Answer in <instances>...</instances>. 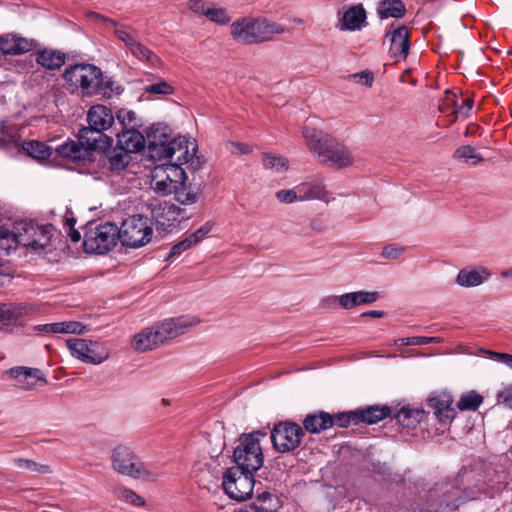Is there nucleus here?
I'll list each match as a JSON object with an SVG mask.
<instances>
[{
    "label": "nucleus",
    "instance_id": "1",
    "mask_svg": "<svg viewBox=\"0 0 512 512\" xmlns=\"http://www.w3.org/2000/svg\"><path fill=\"white\" fill-rule=\"evenodd\" d=\"M302 136L309 151L319 163L335 168H345L353 164L350 150L330 134L305 125L302 128Z\"/></svg>",
    "mask_w": 512,
    "mask_h": 512
},
{
    "label": "nucleus",
    "instance_id": "2",
    "mask_svg": "<svg viewBox=\"0 0 512 512\" xmlns=\"http://www.w3.org/2000/svg\"><path fill=\"white\" fill-rule=\"evenodd\" d=\"M63 79L73 88L80 89L84 96L100 95L110 98L115 90V82L112 78L104 76L103 71L90 63H78L67 67L63 73Z\"/></svg>",
    "mask_w": 512,
    "mask_h": 512
},
{
    "label": "nucleus",
    "instance_id": "3",
    "mask_svg": "<svg viewBox=\"0 0 512 512\" xmlns=\"http://www.w3.org/2000/svg\"><path fill=\"white\" fill-rule=\"evenodd\" d=\"M233 39L243 45L259 44L273 39L276 34H283L286 29L279 23L265 17H243L231 24Z\"/></svg>",
    "mask_w": 512,
    "mask_h": 512
},
{
    "label": "nucleus",
    "instance_id": "4",
    "mask_svg": "<svg viewBox=\"0 0 512 512\" xmlns=\"http://www.w3.org/2000/svg\"><path fill=\"white\" fill-rule=\"evenodd\" d=\"M265 436L266 432L262 430L240 435L239 443L233 451L234 462L237 464L234 468H240L243 471H257L262 467L264 456L260 440Z\"/></svg>",
    "mask_w": 512,
    "mask_h": 512
},
{
    "label": "nucleus",
    "instance_id": "5",
    "mask_svg": "<svg viewBox=\"0 0 512 512\" xmlns=\"http://www.w3.org/2000/svg\"><path fill=\"white\" fill-rule=\"evenodd\" d=\"M111 461L113 469L119 474L146 481H156L159 477L157 472L150 470L148 465L141 462L135 452L126 445H117L112 450Z\"/></svg>",
    "mask_w": 512,
    "mask_h": 512
},
{
    "label": "nucleus",
    "instance_id": "6",
    "mask_svg": "<svg viewBox=\"0 0 512 512\" xmlns=\"http://www.w3.org/2000/svg\"><path fill=\"white\" fill-rule=\"evenodd\" d=\"M120 237L119 227L112 222H106L85 232L83 248L86 253L103 255L117 245Z\"/></svg>",
    "mask_w": 512,
    "mask_h": 512
},
{
    "label": "nucleus",
    "instance_id": "7",
    "mask_svg": "<svg viewBox=\"0 0 512 512\" xmlns=\"http://www.w3.org/2000/svg\"><path fill=\"white\" fill-rule=\"evenodd\" d=\"M120 242L125 247L139 248L150 242L152 237V222L148 217L132 215L122 222Z\"/></svg>",
    "mask_w": 512,
    "mask_h": 512
},
{
    "label": "nucleus",
    "instance_id": "8",
    "mask_svg": "<svg viewBox=\"0 0 512 512\" xmlns=\"http://www.w3.org/2000/svg\"><path fill=\"white\" fill-rule=\"evenodd\" d=\"M254 472L243 471L240 468H228L222 481L225 493L237 501H245L250 498L255 484Z\"/></svg>",
    "mask_w": 512,
    "mask_h": 512
},
{
    "label": "nucleus",
    "instance_id": "9",
    "mask_svg": "<svg viewBox=\"0 0 512 512\" xmlns=\"http://www.w3.org/2000/svg\"><path fill=\"white\" fill-rule=\"evenodd\" d=\"M270 434L272 446L279 453L296 450L305 436L303 428L289 420L274 424Z\"/></svg>",
    "mask_w": 512,
    "mask_h": 512
},
{
    "label": "nucleus",
    "instance_id": "10",
    "mask_svg": "<svg viewBox=\"0 0 512 512\" xmlns=\"http://www.w3.org/2000/svg\"><path fill=\"white\" fill-rule=\"evenodd\" d=\"M66 346L74 358L84 363L98 365L108 359L110 355L106 345L98 341L72 338L66 341Z\"/></svg>",
    "mask_w": 512,
    "mask_h": 512
},
{
    "label": "nucleus",
    "instance_id": "11",
    "mask_svg": "<svg viewBox=\"0 0 512 512\" xmlns=\"http://www.w3.org/2000/svg\"><path fill=\"white\" fill-rule=\"evenodd\" d=\"M183 180H187L186 171L179 164H170L165 168H156L152 176V187L162 196L174 194Z\"/></svg>",
    "mask_w": 512,
    "mask_h": 512
},
{
    "label": "nucleus",
    "instance_id": "12",
    "mask_svg": "<svg viewBox=\"0 0 512 512\" xmlns=\"http://www.w3.org/2000/svg\"><path fill=\"white\" fill-rule=\"evenodd\" d=\"M18 232V242L24 247L35 251L45 250L51 239L50 226L37 225L31 221L21 222L15 226Z\"/></svg>",
    "mask_w": 512,
    "mask_h": 512
},
{
    "label": "nucleus",
    "instance_id": "13",
    "mask_svg": "<svg viewBox=\"0 0 512 512\" xmlns=\"http://www.w3.org/2000/svg\"><path fill=\"white\" fill-rule=\"evenodd\" d=\"M429 497L438 499L436 511H451L457 509L461 503V489L455 482H440L429 491Z\"/></svg>",
    "mask_w": 512,
    "mask_h": 512
},
{
    "label": "nucleus",
    "instance_id": "14",
    "mask_svg": "<svg viewBox=\"0 0 512 512\" xmlns=\"http://www.w3.org/2000/svg\"><path fill=\"white\" fill-rule=\"evenodd\" d=\"M196 322L188 316L168 318L154 324L161 345L185 334Z\"/></svg>",
    "mask_w": 512,
    "mask_h": 512
},
{
    "label": "nucleus",
    "instance_id": "15",
    "mask_svg": "<svg viewBox=\"0 0 512 512\" xmlns=\"http://www.w3.org/2000/svg\"><path fill=\"white\" fill-rule=\"evenodd\" d=\"M86 16L91 20L101 22L105 28L112 29L115 37L122 41L128 49L138 41V31L130 25L118 23L93 11L88 12Z\"/></svg>",
    "mask_w": 512,
    "mask_h": 512
},
{
    "label": "nucleus",
    "instance_id": "16",
    "mask_svg": "<svg viewBox=\"0 0 512 512\" xmlns=\"http://www.w3.org/2000/svg\"><path fill=\"white\" fill-rule=\"evenodd\" d=\"M188 139L185 136H178L176 138L156 142V140H151L148 143V153L149 156L156 160L162 161L166 159H172L176 153L182 154L185 146H187Z\"/></svg>",
    "mask_w": 512,
    "mask_h": 512
},
{
    "label": "nucleus",
    "instance_id": "17",
    "mask_svg": "<svg viewBox=\"0 0 512 512\" xmlns=\"http://www.w3.org/2000/svg\"><path fill=\"white\" fill-rule=\"evenodd\" d=\"M78 140L86 146L88 151L105 150L111 147L113 138L105 130L90 126L82 127L78 132Z\"/></svg>",
    "mask_w": 512,
    "mask_h": 512
},
{
    "label": "nucleus",
    "instance_id": "18",
    "mask_svg": "<svg viewBox=\"0 0 512 512\" xmlns=\"http://www.w3.org/2000/svg\"><path fill=\"white\" fill-rule=\"evenodd\" d=\"M180 212L181 208L173 204H157L151 210V217L157 230L171 231L179 221Z\"/></svg>",
    "mask_w": 512,
    "mask_h": 512
},
{
    "label": "nucleus",
    "instance_id": "19",
    "mask_svg": "<svg viewBox=\"0 0 512 512\" xmlns=\"http://www.w3.org/2000/svg\"><path fill=\"white\" fill-rule=\"evenodd\" d=\"M453 399L449 394H438L428 399V407L441 425H449L454 419L456 412L452 407Z\"/></svg>",
    "mask_w": 512,
    "mask_h": 512
},
{
    "label": "nucleus",
    "instance_id": "20",
    "mask_svg": "<svg viewBox=\"0 0 512 512\" xmlns=\"http://www.w3.org/2000/svg\"><path fill=\"white\" fill-rule=\"evenodd\" d=\"M117 145L129 153L141 151L145 147V137L138 129L118 130L114 128Z\"/></svg>",
    "mask_w": 512,
    "mask_h": 512
},
{
    "label": "nucleus",
    "instance_id": "21",
    "mask_svg": "<svg viewBox=\"0 0 512 512\" xmlns=\"http://www.w3.org/2000/svg\"><path fill=\"white\" fill-rule=\"evenodd\" d=\"M35 45L34 40H30L16 34L0 36V50L6 55H19L26 53L32 50Z\"/></svg>",
    "mask_w": 512,
    "mask_h": 512
},
{
    "label": "nucleus",
    "instance_id": "22",
    "mask_svg": "<svg viewBox=\"0 0 512 512\" xmlns=\"http://www.w3.org/2000/svg\"><path fill=\"white\" fill-rule=\"evenodd\" d=\"M386 37H390L391 45L389 53L392 57L406 58L410 48L409 32L407 27L398 26L394 30H389Z\"/></svg>",
    "mask_w": 512,
    "mask_h": 512
},
{
    "label": "nucleus",
    "instance_id": "23",
    "mask_svg": "<svg viewBox=\"0 0 512 512\" xmlns=\"http://www.w3.org/2000/svg\"><path fill=\"white\" fill-rule=\"evenodd\" d=\"M367 15L362 4H356L349 7L340 19L338 25L341 31H356L364 27L366 23Z\"/></svg>",
    "mask_w": 512,
    "mask_h": 512
},
{
    "label": "nucleus",
    "instance_id": "24",
    "mask_svg": "<svg viewBox=\"0 0 512 512\" xmlns=\"http://www.w3.org/2000/svg\"><path fill=\"white\" fill-rule=\"evenodd\" d=\"M297 186L299 201L307 200H321L328 202L330 193L325 189V186L316 180L302 182Z\"/></svg>",
    "mask_w": 512,
    "mask_h": 512
},
{
    "label": "nucleus",
    "instance_id": "25",
    "mask_svg": "<svg viewBox=\"0 0 512 512\" xmlns=\"http://www.w3.org/2000/svg\"><path fill=\"white\" fill-rule=\"evenodd\" d=\"M490 277V273L484 267L463 268L456 277V283L465 288L476 287L481 285Z\"/></svg>",
    "mask_w": 512,
    "mask_h": 512
},
{
    "label": "nucleus",
    "instance_id": "26",
    "mask_svg": "<svg viewBox=\"0 0 512 512\" xmlns=\"http://www.w3.org/2000/svg\"><path fill=\"white\" fill-rule=\"evenodd\" d=\"M87 121L90 126H94L103 130L112 129L114 124V116L111 109L104 105L92 106L87 114Z\"/></svg>",
    "mask_w": 512,
    "mask_h": 512
},
{
    "label": "nucleus",
    "instance_id": "27",
    "mask_svg": "<svg viewBox=\"0 0 512 512\" xmlns=\"http://www.w3.org/2000/svg\"><path fill=\"white\" fill-rule=\"evenodd\" d=\"M332 427L331 414L325 411L309 413L303 419V430L319 434Z\"/></svg>",
    "mask_w": 512,
    "mask_h": 512
},
{
    "label": "nucleus",
    "instance_id": "28",
    "mask_svg": "<svg viewBox=\"0 0 512 512\" xmlns=\"http://www.w3.org/2000/svg\"><path fill=\"white\" fill-rule=\"evenodd\" d=\"M56 153L69 161L77 162L88 158V149L80 140H67L56 148Z\"/></svg>",
    "mask_w": 512,
    "mask_h": 512
},
{
    "label": "nucleus",
    "instance_id": "29",
    "mask_svg": "<svg viewBox=\"0 0 512 512\" xmlns=\"http://www.w3.org/2000/svg\"><path fill=\"white\" fill-rule=\"evenodd\" d=\"M391 413L387 405H372L356 409V419L358 424L366 423L368 425L376 424L385 419Z\"/></svg>",
    "mask_w": 512,
    "mask_h": 512
},
{
    "label": "nucleus",
    "instance_id": "30",
    "mask_svg": "<svg viewBox=\"0 0 512 512\" xmlns=\"http://www.w3.org/2000/svg\"><path fill=\"white\" fill-rule=\"evenodd\" d=\"M161 345L154 325L137 333L131 342V346L138 352H146Z\"/></svg>",
    "mask_w": 512,
    "mask_h": 512
},
{
    "label": "nucleus",
    "instance_id": "31",
    "mask_svg": "<svg viewBox=\"0 0 512 512\" xmlns=\"http://www.w3.org/2000/svg\"><path fill=\"white\" fill-rule=\"evenodd\" d=\"M36 63L45 69H59L66 60L65 53L53 49H41L35 53Z\"/></svg>",
    "mask_w": 512,
    "mask_h": 512
},
{
    "label": "nucleus",
    "instance_id": "32",
    "mask_svg": "<svg viewBox=\"0 0 512 512\" xmlns=\"http://www.w3.org/2000/svg\"><path fill=\"white\" fill-rule=\"evenodd\" d=\"M203 192L201 183H187L183 180V185H180L174 193L175 199L182 205H192L198 202L200 195Z\"/></svg>",
    "mask_w": 512,
    "mask_h": 512
},
{
    "label": "nucleus",
    "instance_id": "33",
    "mask_svg": "<svg viewBox=\"0 0 512 512\" xmlns=\"http://www.w3.org/2000/svg\"><path fill=\"white\" fill-rule=\"evenodd\" d=\"M27 313L20 305L0 304V330L10 331L17 320Z\"/></svg>",
    "mask_w": 512,
    "mask_h": 512
},
{
    "label": "nucleus",
    "instance_id": "34",
    "mask_svg": "<svg viewBox=\"0 0 512 512\" xmlns=\"http://www.w3.org/2000/svg\"><path fill=\"white\" fill-rule=\"evenodd\" d=\"M197 152V145L195 143H187V146H185L182 154H179L176 158V163L181 165L186 164L187 169L191 172H195L199 170L202 165L204 164V161L201 159L200 156L196 155Z\"/></svg>",
    "mask_w": 512,
    "mask_h": 512
},
{
    "label": "nucleus",
    "instance_id": "35",
    "mask_svg": "<svg viewBox=\"0 0 512 512\" xmlns=\"http://www.w3.org/2000/svg\"><path fill=\"white\" fill-rule=\"evenodd\" d=\"M129 50L136 59L149 67H161L163 64L160 57L140 41H137Z\"/></svg>",
    "mask_w": 512,
    "mask_h": 512
},
{
    "label": "nucleus",
    "instance_id": "36",
    "mask_svg": "<svg viewBox=\"0 0 512 512\" xmlns=\"http://www.w3.org/2000/svg\"><path fill=\"white\" fill-rule=\"evenodd\" d=\"M426 418V412L421 409L403 407L395 415L396 421L403 427L414 428Z\"/></svg>",
    "mask_w": 512,
    "mask_h": 512
},
{
    "label": "nucleus",
    "instance_id": "37",
    "mask_svg": "<svg viewBox=\"0 0 512 512\" xmlns=\"http://www.w3.org/2000/svg\"><path fill=\"white\" fill-rule=\"evenodd\" d=\"M377 12L381 19L401 18L405 15L406 8L401 0H383L379 3Z\"/></svg>",
    "mask_w": 512,
    "mask_h": 512
},
{
    "label": "nucleus",
    "instance_id": "38",
    "mask_svg": "<svg viewBox=\"0 0 512 512\" xmlns=\"http://www.w3.org/2000/svg\"><path fill=\"white\" fill-rule=\"evenodd\" d=\"M130 161V153L120 148L118 145L107 155L108 168L112 172H120L124 170Z\"/></svg>",
    "mask_w": 512,
    "mask_h": 512
},
{
    "label": "nucleus",
    "instance_id": "39",
    "mask_svg": "<svg viewBox=\"0 0 512 512\" xmlns=\"http://www.w3.org/2000/svg\"><path fill=\"white\" fill-rule=\"evenodd\" d=\"M18 245L20 242L17 230L14 228V231H10L8 228L0 227V257L9 255Z\"/></svg>",
    "mask_w": 512,
    "mask_h": 512
},
{
    "label": "nucleus",
    "instance_id": "40",
    "mask_svg": "<svg viewBox=\"0 0 512 512\" xmlns=\"http://www.w3.org/2000/svg\"><path fill=\"white\" fill-rule=\"evenodd\" d=\"M116 117L120 126L118 130L138 129L142 126L141 120L132 110L119 109Z\"/></svg>",
    "mask_w": 512,
    "mask_h": 512
},
{
    "label": "nucleus",
    "instance_id": "41",
    "mask_svg": "<svg viewBox=\"0 0 512 512\" xmlns=\"http://www.w3.org/2000/svg\"><path fill=\"white\" fill-rule=\"evenodd\" d=\"M9 375L17 379L20 383L26 381L28 378H35L37 380L46 383V379L40 369L37 368H26V367H14L8 371Z\"/></svg>",
    "mask_w": 512,
    "mask_h": 512
},
{
    "label": "nucleus",
    "instance_id": "42",
    "mask_svg": "<svg viewBox=\"0 0 512 512\" xmlns=\"http://www.w3.org/2000/svg\"><path fill=\"white\" fill-rule=\"evenodd\" d=\"M256 507L262 512H276L278 510L279 501L277 497L270 492H263L258 495Z\"/></svg>",
    "mask_w": 512,
    "mask_h": 512
},
{
    "label": "nucleus",
    "instance_id": "43",
    "mask_svg": "<svg viewBox=\"0 0 512 512\" xmlns=\"http://www.w3.org/2000/svg\"><path fill=\"white\" fill-rule=\"evenodd\" d=\"M14 463L19 469L27 470L37 474H49L52 472L49 465L37 463L30 459L18 458L14 460Z\"/></svg>",
    "mask_w": 512,
    "mask_h": 512
},
{
    "label": "nucleus",
    "instance_id": "44",
    "mask_svg": "<svg viewBox=\"0 0 512 512\" xmlns=\"http://www.w3.org/2000/svg\"><path fill=\"white\" fill-rule=\"evenodd\" d=\"M483 402V397L476 393L475 391H471L461 396L460 400L457 403L458 409L461 411L464 410H477L481 403Z\"/></svg>",
    "mask_w": 512,
    "mask_h": 512
},
{
    "label": "nucleus",
    "instance_id": "45",
    "mask_svg": "<svg viewBox=\"0 0 512 512\" xmlns=\"http://www.w3.org/2000/svg\"><path fill=\"white\" fill-rule=\"evenodd\" d=\"M263 166L275 172H285L288 169L286 157L265 153L263 155Z\"/></svg>",
    "mask_w": 512,
    "mask_h": 512
},
{
    "label": "nucleus",
    "instance_id": "46",
    "mask_svg": "<svg viewBox=\"0 0 512 512\" xmlns=\"http://www.w3.org/2000/svg\"><path fill=\"white\" fill-rule=\"evenodd\" d=\"M25 147L28 154L36 159H46L50 157V148L36 140L27 142Z\"/></svg>",
    "mask_w": 512,
    "mask_h": 512
},
{
    "label": "nucleus",
    "instance_id": "47",
    "mask_svg": "<svg viewBox=\"0 0 512 512\" xmlns=\"http://www.w3.org/2000/svg\"><path fill=\"white\" fill-rule=\"evenodd\" d=\"M356 410L347 411V412H339L336 414H331V422L332 427L334 425L339 426L341 428L348 427L351 423L357 425L358 421L356 419Z\"/></svg>",
    "mask_w": 512,
    "mask_h": 512
},
{
    "label": "nucleus",
    "instance_id": "48",
    "mask_svg": "<svg viewBox=\"0 0 512 512\" xmlns=\"http://www.w3.org/2000/svg\"><path fill=\"white\" fill-rule=\"evenodd\" d=\"M148 143L151 140H156V142L170 140V129L168 126L163 124H155L147 132Z\"/></svg>",
    "mask_w": 512,
    "mask_h": 512
},
{
    "label": "nucleus",
    "instance_id": "49",
    "mask_svg": "<svg viewBox=\"0 0 512 512\" xmlns=\"http://www.w3.org/2000/svg\"><path fill=\"white\" fill-rule=\"evenodd\" d=\"M116 496L126 503L132 504L134 506H143L145 504L144 499L135 493L133 490L128 489L126 487L118 488L116 491Z\"/></svg>",
    "mask_w": 512,
    "mask_h": 512
},
{
    "label": "nucleus",
    "instance_id": "50",
    "mask_svg": "<svg viewBox=\"0 0 512 512\" xmlns=\"http://www.w3.org/2000/svg\"><path fill=\"white\" fill-rule=\"evenodd\" d=\"M57 333L81 335L86 331V326L78 321L56 322Z\"/></svg>",
    "mask_w": 512,
    "mask_h": 512
},
{
    "label": "nucleus",
    "instance_id": "51",
    "mask_svg": "<svg viewBox=\"0 0 512 512\" xmlns=\"http://www.w3.org/2000/svg\"><path fill=\"white\" fill-rule=\"evenodd\" d=\"M143 91L153 95H171L174 93V87L169 82L160 80L157 83L146 85Z\"/></svg>",
    "mask_w": 512,
    "mask_h": 512
},
{
    "label": "nucleus",
    "instance_id": "52",
    "mask_svg": "<svg viewBox=\"0 0 512 512\" xmlns=\"http://www.w3.org/2000/svg\"><path fill=\"white\" fill-rule=\"evenodd\" d=\"M402 345L408 346H420L427 344H437L442 342V338L440 337H425V336H413L408 338L399 339Z\"/></svg>",
    "mask_w": 512,
    "mask_h": 512
},
{
    "label": "nucleus",
    "instance_id": "53",
    "mask_svg": "<svg viewBox=\"0 0 512 512\" xmlns=\"http://www.w3.org/2000/svg\"><path fill=\"white\" fill-rule=\"evenodd\" d=\"M455 157L465 160H472L473 164H477L483 161V157L475 152V149L472 146L464 145L455 151Z\"/></svg>",
    "mask_w": 512,
    "mask_h": 512
},
{
    "label": "nucleus",
    "instance_id": "54",
    "mask_svg": "<svg viewBox=\"0 0 512 512\" xmlns=\"http://www.w3.org/2000/svg\"><path fill=\"white\" fill-rule=\"evenodd\" d=\"M276 198L279 202L290 204L299 201L297 186L292 189H282L276 192Z\"/></svg>",
    "mask_w": 512,
    "mask_h": 512
},
{
    "label": "nucleus",
    "instance_id": "55",
    "mask_svg": "<svg viewBox=\"0 0 512 512\" xmlns=\"http://www.w3.org/2000/svg\"><path fill=\"white\" fill-rule=\"evenodd\" d=\"M212 227L213 223L208 221L205 224H203L200 228H198L195 232L188 235L187 238L188 240L191 241V244L194 246L206 237V235L212 230Z\"/></svg>",
    "mask_w": 512,
    "mask_h": 512
},
{
    "label": "nucleus",
    "instance_id": "56",
    "mask_svg": "<svg viewBox=\"0 0 512 512\" xmlns=\"http://www.w3.org/2000/svg\"><path fill=\"white\" fill-rule=\"evenodd\" d=\"M205 16L209 18L211 21H214L219 24H226L229 22V17L226 11L222 8H208L205 11Z\"/></svg>",
    "mask_w": 512,
    "mask_h": 512
},
{
    "label": "nucleus",
    "instance_id": "57",
    "mask_svg": "<svg viewBox=\"0 0 512 512\" xmlns=\"http://www.w3.org/2000/svg\"><path fill=\"white\" fill-rule=\"evenodd\" d=\"M358 305L372 304L379 298V293L376 291H356Z\"/></svg>",
    "mask_w": 512,
    "mask_h": 512
},
{
    "label": "nucleus",
    "instance_id": "58",
    "mask_svg": "<svg viewBox=\"0 0 512 512\" xmlns=\"http://www.w3.org/2000/svg\"><path fill=\"white\" fill-rule=\"evenodd\" d=\"M191 247H193V245L191 244V241L188 240V238L186 237L182 241H180L177 244L172 246V248L170 249V252L168 253V255L166 257V260H169L175 256L181 255L184 251L190 249Z\"/></svg>",
    "mask_w": 512,
    "mask_h": 512
},
{
    "label": "nucleus",
    "instance_id": "59",
    "mask_svg": "<svg viewBox=\"0 0 512 512\" xmlns=\"http://www.w3.org/2000/svg\"><path fill=\"white\" fill-rule=\"evenodd\" d=\"M349 78L353 79L357 83L365 85L366 87H371L374 82V75L369 70L349 75Z\"/></svg>",
    "mask_w": 512,
    "mask_h": 512
},
{
    "label": "nucleus",
    "instance_id": "60",
    "mask_svg": "<svg viewBox=\"0 0 512 512\" xmlns=\"http://www.w3.org/2000/svg\"><path fill=\"white\" fill-rule=\"evenodd\" d=\"M339 305L343 309L347 310L352 309L355 306H358L356 292L345 293L340 295Z\"/></svg>",
    "mask_w": 512,
    "mask_h": 512
},
{
    "label": "nucleus",
    "instance_id": "61",
    "mask_svg": "<svg viewBox=\"0 0 512 512\" xmlns=\"http://www.w3.org/2000/svg\"><path fill=\"white\" fill-rule=\"evenodd\" d=\"M403 252V247L391 244L383 248L381 255L386 259H397Z\"/></svg>",
    "mask_w": 512,
    "mask_h": 512
},
{
    "label": "nucleus",
    "instance_id": "62",
    "mask_svg": "<svg viewBox=\"0 0 512 512\" xmlns=\"http://www.w3.org/2000/svg\"><path fill=\"white\" fill-rule=\"evenodd\" d=\"M473 99L472 98H465L462 102L461 105H457L456 103L454 104L456 106L455 110H454V114L457 115L458 113H460L462 116L464 117H468L469 116V113L473 107Z\"/></svg>",
    "mask_w": 512,
    "mask_h": 512
},
{
    "label": "nucleus",
    "instance_id": "63",
    "mask_svg": "<svg viewBox=\"0 0 512 512\" xmlns=\"http://www.w3.org/2000/svg\"><path fill=\"white\" fill-rule=\"evenodd\" d=\"M497 400L499 403H503L509 408H512V386L506 387L504 390L499 392Z\"/></svg>",
    "mask_w": 512,
    "mask_h": 512
},
{
    "label": "nucleus",
    "instance_id": "64",
    "mask_svg": "<svg viewBox=\"0 0 512 512\" xmlns=\"http://www.w3.org/2000/svg\"><path fill=\"white\" fill-rule=\"evenodd\" d=\"M490 355L494 358V360L501 362L512 369V355L507 353L500 352H489Z\"/></svg>",
    "mask_w": 512,
    "mask_h": 512
}]
</instances>
